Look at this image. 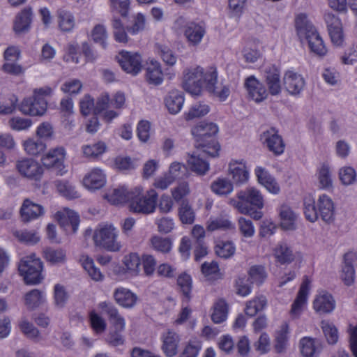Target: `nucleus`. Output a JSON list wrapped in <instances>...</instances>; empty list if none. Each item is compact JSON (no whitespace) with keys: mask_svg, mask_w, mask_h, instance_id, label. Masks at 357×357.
<instances>
[{"mask_svg":"<svg viewBox=\"0 0 357 357\" xmlns=\"http://www.w3.org/2000/svg\"><path fill=\"white\" fill-rule=\"evenodd\" d=\"M91 38L95 43L99 44L103 49L107 46V33L102 24H96L91 31Z\"/></svg>","mask_w":357,"mask_h":357,"instance_id":"obj_49","label":"nucleus"},{"mask_svg":"<svg viewBox=\"0 0 357 357\" xmlns=\"http://www.w3.org/2000/svg\"><path fill=\"white\" fill-rule=\"evenodd\" d=\"M319 216L326 224H332L335 221V205L332 199L323 194L317 200Z\"/></svg>","mask_w":357,"mask_h":357,"instance_id":"obj_17","label":"nucleus"},{"mask_svg":"<svg viewBox=\"0 0 357 357\" xmlns=\"http://www.w3.org/2000/svg\"><path fill=\"white\" fill-rule=\"evenodd\" d=\"M252 283L248 278L245 276L238 277L236 280L235 286L236 289V294L241 296H246L250 294L252 290Z\"/></svg>","mask_w":357,"mask_h":357,"instance_id":"obj_60","label":"nucleus"},{"mask_svg":"<svg viewBox=\"0 0 357 357\" xmlns=\"http://www.w3.org/2000/svg\"><path fill=\"white\" fill-rule=\"evenodd\" d=\"M244 85L249 97L255 102L259 103L267 98L268 93L266 87L255 76L246 78Z\"/></svg>","mask_w":357,"mask_h":357,"instance_id":"obj_13","label":"nucleus"},{"mask_svg":"<svg viewBox=\"0 0 357 357\" xmlns=\"http://www.w3.org/2000/svg\"><path fill=\"white\" fill-rule=\"evenodd\" d=\"M56 186L59 192L68 199H74L79 195L75 187L66 180L56 181Z\"/></svg>","mask_w":357,"mask_h":357,"instance_id":"obj_46","label":"nucleus"},{"mask_svg":"<svg viewBox=\"0 0 357 357\" xmlns=\"http://www.w3.org/2000/svg\"><path fill=\"white\" fill-rule=\"evenodd\" d=\"M303 211L305 218L311 222H314L319 218V211L317 204L312 198H305L303 202Z\"/></svg>","mask_w":357,"mask_h":357,"instance_id":"obj_47","label":"nucleus"},{"mask_svg":"<svg viewBox=\"0 0 357 357\" xmlns=\"http://www.w3.org/2000/svg\"><path fill=\"white\" fill-rule=\"evenodd\" d=\"M228 172L233 183L236 185L243 184L248 180L249 172L243 160L241 161L232 160L229 163Z\"/></svg>","mask_w":357,"mask_h":357,"instance_id":"obj_22","label":"nucleus"},{"mask_svg":"<svg viewBox=\"0 0 357 357\" xmlns=\"http://www.w3.org/2000/svg\"><path fill=\"white\" fill-rule=\"evenodd\" d=\"M205 89L210 94L217 97L220 101H225L230 94L229 86L220 84L218 86V73L215 70L211 71L206 77Z\"/></svg>","mask_w":357,"mask_h":357,"instance_id":"obj_12","label":"nucleus"},{"mask_svg":"<svg viewBox=\"0 0 357 357\" xmlns=\"http://www.w3.org/2000/svg\"><path fill=\"white\" fill-rule=\"evenodd\" d=\"M59 26L62 31H71L75 24V17L73 14L64 9H59L57 11Z\"/></svg>","mask_w":357,"mask_h":357,"instance_id":"obj_38","label":"nucleus"},{"mask_svg":"<svg viewBox=\"0 0 357 357\" xmlns=\"http://www.w3.org/2000/svg\"><path fill=\"white\" fill-rule=\"evenodd\" d=\"M206 34V25L202 21L189 22L185 26L184 36L190 45H199Z\"/></svg>","mask_w":357,"mask_h":357,"instance_id":"obj_14","label":"nucleus"},{"mask_svg":"<svg viewBox=\"0 0 357 357\" xmlns=\"http://www.w3.org/2000/svg\"><path fill=\"white\" fill-rule=\"evenodd\" d=\"M155 50L166 65L173 66L176 63L177 58L169 47L156 44Z\"/></svg>","mask_w":357,"mask_h":357,"instance_id":"obj_50","label":"nucleus"},{"mask_svg":"<svg viewBox=\"0 0 357 357\" xmlns=\"http://www.w3.org/2000/svg\"><path fill=\"white\" fill-rule=\"evenodd\" d=\"M248 274V278L250 280V283L255 284L257 286L261 285L268 277L266 268L262 265L252 266L249 268Z\"/></svg>","mask_w":357,"mask_h":357,"instance_id":"obj_39","label":"nucleus"},{"mask_svg":"<svg viewBox=\"0 0 357 357\" xmlns=\"http://www.w3.org/2000/svg\"><path fill=\"white\" fill-rule=\"evenodd\" d=\"M280 226L284 230H294L296 228V215L291 207L286 204L282 205L279 208Z\"/></svg>","mask_w":357,"mask_h":357,"instance_id":"obj_30","label":"nucleus"},{"mask_svg":"<svg viewBox=\"0 0 357 357\" xmlns=\"http://www.w3.org/2000/svg\"><path fill=\"white\" fill-rule=\"evenodd\" d=\"M146 70V81L149 84L155 86L160 85L162 83L164 75L168 76L169 79H172L175 75L169 68H167L165 72H163L161 68L160 63L154 59L150 61Z\"/></svg>","mask_w":357,"mask_h":357,"instance_id":"obj_11","label":"nucleus"},{"mask_svg":"<svg viewBox=\"0 0 357 357\" xmlns=\"http://www.w3.org/2000/svg\"><path fill=\"white\" fill-rule=\"evenodd\" d=\"M352 254L350 253H346L344 255V264L340 275L342 280L347 286L351 285L354 282L355 269L352 264Z\"/></svg>","mask_w":357,"mask_h":357,"instance_id":"obj_36","label":"nucleus"},{"mask_svg":"<svg viewBox=\"0 0 357 357\" xmlns=\"http://www.w3.org/2000/svg\"><path fill=\"white\" fill-rule=\"evenodd\" d=\"M177 284L182 294L181 301L183 305L188 304L192 299V280L190 275L183 273L177 278Z\"/></svg>","mask_w":357,"mask_h":357,"instance_id":"obj_29","label":"nucleus"},{"mask_svg":"<svg viewBox=\"0 0 357 357\" xmlns=\"http://www.w3.org/2000/svg\"><path fill=\"white\" fill-rule=\"evenodd\" d=\"M43 262L36 257L35 254L24 257L20 262L18 270L26 284H36L40 283L43 277L42 271Z\"/></svg>","mask_w":357,"mask_h":357,"instance_id":"obj_6","label":"nucleus"},{"mask_svg":"<svg viewBox=\"0 0 357 357\" xmlns=\"http://www.w3.org/2000/svg\"><path fill=\"white\" fill-rule=\"evenodd\" d=\"M238 199H231L229 204L242 214L249 215L254 220L262 218L264 199L260 191L253 187L247 188L237 193Z\"/></svg>","mask_w":357,"mask_h":357,"instance_id":"obj_2","label":"nucleus"},{"mask_svg":"<svg viewBox=\"0 0 357 357\" xmlns=\"http://www.w3.org/2000/svg\"><path fill=\"white\" fill-rule=\"evenodd\" d=\"M210 112V107L204 102H197L193 104L188 112L185 113V119L187 121L195 118H201Z\"/></svg>","mask_w":357,"mask_h":357,"instance_id":"obj_42","label":"nucleus"},{"mask_svg":"<svg viewBox=\"0 0 357 357\" xmlns=\"http://www.w3.org/2000/svg\"><path fill=\"white\" fill-rule=\"evenodd\" d=\"M33 20L31 7H26L15 16L13 31L16 34H24L29 31Z\"/></svg>","mask_w":357,"mask_h":357,"instance_id":"obj_19","label":"nucleus"},{"mask_svg":"<svg viewBox=\"0 0 357 357\" xmlns=\"http://www.w3.org/2000/svg\"><path fill=\"white\" fill-rule=\"evenodd\" d=\"M66 151L63 147H57L50 151L45 156L42 158L43 165L50 169H54L57 174L63 175L64 171V159Z\"/></svg>","mask_w":357,"mask_h":357,"instance_id":"obj_9","label":"nucleus"},{"mask_svg":"<svg viewBox=\"0 0 357 357\" xmlns=\"http://www.w3.org/2000/svg\"><path fill=\"white\" fill-rule=\"evenodd\" d=\"M118 231L112 225H106L96 231L93 235L95 244L109 252H118L121 248L117 241Z\"/></svg>","mask_w":357,"mask_h":357,"instance_id":"obj_7","label":"nucleus"},{"mask_svg":"<svg viewBox=\"0 0 357 357\" xmlns=\"http://www.w3.org/2000/svg\"><path fill=\"white\" fill-rule=\"evenodd\" d=\"M83 268L86 271H87L89 276L96 281H101L102 280L104 276L101 273L99 268H96L94 265V262L93 259L86 257L83 263H82Z\"/></svg>","mask_w":357,"mask_h":357,"instance_id":"obj_57","label":"nucleus"},{"mask_svg":"<svg viewBox=\"0 0 357 357\" xmlns=\"http://www.w3.org/2000/svg\"><path fill=\"white\" fill-rule=\"evenodd\" d=\"M98 307L101 309L109 317L112 326L110 330L123 331L125 329V319L121 317L117 308L111 302H100Z\"/></svg>","mask_w":357,"mask_h":357,"instance_id":"obj_15","label":"nucleus"},{"mask_svg":"<svg viewBox=\"0 0 357 357\" xmlns=\"http://www.w3.org/2000/svg\"><path fill=\"white\" fill-rule=\"evenodd\" d=\"M283 80L286 90L293 96L299 95L305 85L304 78L292 71H287L284 74Z\"/></svg>","mask_w":357,"mask_h":357,"instance_id":"obj_21","label":"nucleus"},{"mask_svg":"<svg viewBox=\"0 0 357 357\" xmlns=\"http://www.w3.org/2000/svg\"><path fill=\"white\" fill-rule=\"evenodd\" d=\"M267 303L264 296L257 297L247 303L245 312L250 317H254L258 312L264 310Z\"/></svg>","mask_w":357,"mask_h":357,"instance_id":"obj_48","label":"nucleus"},{"mask_svg":"<svg viewBox=\"0 0 357 357\" xmlns=\"http://www.w3.org/2000/svg\"><path fill=\"white\" fill-rule=\"evenodd\" d=\"M132 192L133 190H128L125 187H121L114 189L111 194H108L106 196L108 198V200L114 205H118L126 202H128L130 204L131 197L132 196L131 193Z\"/></svg>","mask_w":357,"mask_h":357,"instance_id":"obj_37","label":"nucleus"},{"mask_svg":"<svg viewBox=\"0 0 357 357\" xmlns=\"http://www.w3.org/2000/svg\"><path fill=\"white\" fill-rule=\"evenodd\" d=\"M151 243L155 250L161 252H168L172 248V241L168 238L155 236L151 238Z\"/></svg>","mask_w":357,"mask_h":357,"instance_id":"obj_58","label":"nucleus"},{"mask_svg":"<svg viewBox=\"0 0 357 357\" xmlns=\"http://www.w3.org/2000/svg\"><path fill=\"white\" fill-rule=\"evenodd\" d=\"M356 173L351 167H344L339 170V178L344 185H349L356 181Z\"/></svg>","mask_w":357,"mask_h":357,"instance_id":"obj_59","label":"nucleus"},{"mask_svg":"<svg viewBox=\"0 0 357 357\" xmlns=\"http://www.w3.org/2000/svg\"><path fill=\"white\" fill-rule=\"evenodd\" d=\"M335 307V301L332 295L328 292L323 291L317 296L314 302L313 307L316 312L319 314L331 313Z\"/></svg>","mask_w":357,"mask_h":357,"instance_id":"obj_24","label":"nucleus"},{"mask_svg":"<svg viewBox=\"0 0 357 357\" xmlns=\"http://www.w3.org/2000/svg\"><path fill=\"white\" fill-rule=\"evenodd\" d=\"M116 60L123 71L132 75H137L142 69V56L137 52L122 50L116 56Z\"/></svg>","mask_w":357,"mask_h":357,"instance_id":"obj_8","label":"nucleus"},{"mask_svg":"<svg viewBox=\"0 0 357 357\" xmlns=\"http://www.w3.org/2000/svg\"><path fill=\"white\" fill-rule=\"evenodd\" d=\"M47 102L45 99L33 96L24 98L19 105V110L25 115L42 116L47 110Z\"/></svg>","mask_w":357,"mask_h":357,"instance_id":"obj_10","label":"nucleus"},{"mask_svg":"<svg viewBox=\"0 0 357 357\" xmlns=\"http://www.w3.org/2000/svg\"><path fill=\"white\" fill-rule=\"evenodd\" d=\"M317 178L320 188L329 190L333 188L332 171L328 164L324 163L318 169Z\"/></svg>","mask_w":357,"mask_h":357,"instance_id":"obj_35","label":"nucleus"},{"mask_svg":"<svg viewBox=\"0 0 357 357\" xmlns=\"http://www.w3.org/2000/svg\"><path fill=\"white\" fill-rule=\"evenodd\" d=\"M54 294L55 305L59 307H63L68 299V294L65 287L60 284H56L54 288Z\"/></svg>","mask_w":357,"mask_h":357,"instance_id":"obj_61","label":"nucleus"},{"mask_svg":"<svg viewBox=\"0 0 357 357\" xmlns=\"http://www.w3.org/2000/svg\"><path fill=\"white\" fill-rule=\"evenodd\" d=\"M228 305L226 301L218 299L213 305V312L211 314V319L215 324H220L225 321L227 317Z\"/></svg>","mask_w":357,"mask_h":357,"instance_id":"obj_40","label":"nucleus"},{"mask_svg":"<svg viewBox=\"0 0 357 357\" xmlns=\"http://www.w3.org/2000/svg\"><path fill=\"white\" fill-rule=\"evenodd\" d=\"M131 195L132 196L129 204L130 211L144 214H149L154 211L158 199V194L155 190L151 189L144 195L142 194V188L136 187Z\"/></svg>","mask_w":357,"mask_h":357,"instance_id":"obj_5","label":"nucleus"},{"mask_svg":"<svg viewBox=\"0 0 357 357\" xmlns=\"http://www.w3.org/2000/svg\"><path fill=\"white\" fill-rule=\"evenodd\" d=\"M274 256L276 261L281 265L289 264L295 259L291 248L285 242H280L274 249Z\"/></svg>","mask_w":357,"mask_h":357,"instance_id":"obj_31","label":"nucleus"},{"mask_svg":"<svg viewBox=\"0 0 357 357\" xmlns=\"http://www.w3.org/2000/svg\"><path fill=\"white\" fill-rule=\"evenodd\" d=\"M297 34L300 39L307 41L310 50L319 56H324L327 53L324 44L314 26L308 20L305 14H299L295 21Z\"/></svg>","mask_w":357,"mask_h":357,"instance_id":"obj_3","label":"nucleus"},{"mask_svg":"<svg viewBox=\"0 0 357 357\" xmlns=\"http://www.w3.org/2000/svg\"><path fill=\"white\" fill-rule=\"evenodd\" d=\"M191 132L195 137V146L197 149L211 158L219 155L220 145L216 138L218 132L216 123L201 121L192 128Z\"/></svg>","mask_w":357,"mask_h":357,"instance_id":"obj_1","label":"nucleus"},{"mask_svg":"<svg viewBox=\"0 0 357 357\" xmlns=\"http://www.w3.org/2000/svg\"><path fill=\"white\" fill-rule=\"evenodd\" d=\"M211 72H204L199 66L185 68L183 72V89L193 96H201L203 85L206 84V77Z\"/></svg>","mask_w":357,"mask_h":357,"instance_id":"obj_4","label":"nucleus"},{"mask_svg":"<svg viewBox=\"0 0 357 357\" xmlns=\"http://www.w3.org/2000/svg\"><path fill=\"white\" fill-rule=\"evenodd\" d=\"M184 93L178 90L171 91L165 99V106L172 114H178L184 103Z\"/></svg>","mask_w":357,"mask_h":357,"instance_id":"obj_27","label":"nucleus"},{"mask_svg":"<svg viewBox=\"0 0 357 357\" xmlns=\"http://www.w3.org/2000/svg\"><path fill=\"white\" fill-rule=\"evenodd\" d=\"M83 153L86 157H97L102 155L106 149V145L102 142L86 145L82 147Z\"/></svg>","mask_w":357,"mask_h":357,"instance_id":"obj_56","label":"nucleus"},{"mask_svg":"<svg viewBox=\"0 0 357 357\" xmlns=\"http://www.w3.org/2000/svg\"><path fill=\"white\" fill-rule=\"evenodd\" d=\"M255 174L259 183L264 186L268 192L273 194L279 193V185L275 178L265 168L257 167L255 169Z\"/></svg>","mask_w":357,"mask_h":357,"instance_id":"obj_25","label":"nucleus"},{"mask_svg":"<svg viewBox=\"0 0 357 357\" xmlns=\"http://www.w3.org/2000/svg\"><path fill=\"white\" fill-rule=\"evenodd\" d=\"M20 213L22 222H29L43 215L44 208L41 205L26 199L22 203Z\"/></svg>","mask_w":357,"mask_h":357,"instance_id":"obj_23","label":"nucleus"},{"mask_svg":"<svg viewBox=\"0 0 357 357\" xmlns=\"http://www.w3.org/2000/svg\"><path fill=\"white\" fill-rule=\"evenodd\" d=\"M45 257L48 261L52 264H57L64 261L66 253L61 249L55 250L52 248H47L45 251Z\"/></svg>","mask_w":357,"mask_h":357,"instance_id":"obj_63","label":"nucleus"},{"mask_svg":"<svg viewBox=\"0 0 357 357\" xmlns=\"http://www.w3.org/2000/svg\"><path fill=\"white\" fill-rule=\"evenodd\" d=\"M201 270L208 281L214 282L222 278L218 264L215 261L204 262L201 266Z\"/></svg>","mask_w":357,"mask_h":357,"instance_id":"obj_41","label":"nucleus"},{"mask_svg":"<svg viewBox=\"0 0 357 357\" xmlns=\"http://www.w3.org/2000/svg\"><path fill=\"white\" fill-rule=\"evenodd\" d=\"M111 12L119 14L122 17H126L130 10V0H109Z\"/></svg>","mask_w":357,"mask_h":357,"instance_id":"obj_51","label":"nucleus"},{"mask_svg":"<svg viewBox=\"0 0 357 357\" xmlns=\"http://www.w3.org/2000/svg\"><path fill=\"white\" fill-rule=\"evenodd\" d=\"M25 151L29 155H37L43 153L46 149V144L41 139H29L24 142Z\"/></svg>","mask_w":357,"mask_h":357,"instance_id":"obj_45","label":"nucleus"},{"mask_svg":"<svg viewBox=\"0 0 357 357\" xmlns=\"http://www.w3.org/2000/svg\"><path fill=\"white\" fill-rule=\"evenodd\" d=\"M264 76L268 87V93L272 96L279 95L282 89L279 69L275 66H268L264 70Z\"/></svg>","mask_w":357,"mask_h":357,"instance_id":"obj_18","label":"nucleus"},{"mask_svg":"<svg viewBox=\"0 0 357 357\" xmlns=\"http://www.w3.org/2000/svg\"><path fill=\"white\" fill-rule=\"evenodd\" d=\"M301 352L303 357H314L317 352L315 340L305 337L300 340Z\"/></svg>","mask_w":357,"mask_h":357,"instance_id":"obj_55","label":"nucleus"},{"mask_svg":"<svg viewBox=\"0 0 357 357\" xmlns=\"http://www.w3.org/2000/svg\"><path fill=\"white\" fill-rule=\"evenodd\" d=\"M322 330L329 344H333L337 342L338 334L335 326L328 322L322 321Z\"/></svg>","mask_w":357,"mask_h":357,"instance_id":"obj_62","label":"nucleus"},{"mask_svg":"<svg viewBox=\"0 0 357 357\" xmlns=\"http://www.w3.org/2000/svg\"><path fill=\"white\" fill-rule=\"evenodd\" d=\"M178 342V335L174 332L168 331L163 336L162 349L167 357H172L176 354Z\"/></svg>","mask_w":357,"mask_h":357,"instance_id":"obj_33","label":"nucleus"},{"mask_svg":"<svg viewBox=\"0 0 357 357\" xmlns=\"http://www.w3.org/2000/svg\"><path fill=\"white\" fill-rule=\"evenodd\" d=\"M309 283L310 282L308 281L307 278H306L302 282L297 296L291 305L290 313L291 316L294 317H298L301 314L302 307L306 303L308 294Z\"/></svg>","mask_w":357,"mask_h":357,"instance_id":"obj_28","label":"nucleus"},{"mask_svg":"<svg viewBox=\"0 0 357 357\" xmlns=\"http://www.w3.org/2000/svg\"><path fill=\"white\" fill-rule=\"evenodd\" d=\"M287 333L288 325L284 324L281 326L280 330L277 333L275 337V349L278 354L283 353L286 349L288 340Z\"/></svg>","mask_w":357,"mask_h":357,"instance_id":"obj_52","label":"nucleus"},{"mask_svg":"<svg viewBox=\"0 0 357 357\" xmlns=\"http://www.w3.org/2000/svg\"><path fill=\"white\" fill-rule=\"evenodd\" d=\"M211 189L214 193L218 195H227L232 192L233 184L227 178H219L212 182Z\"/></svg>","mask_w":357,"mask_h":357,"instance_id":"obj_44","label":"nucleus"},{"mask_svg":"<svg viewBox=\"0 0 357 357\" xmlns=\"http://www.w3.org/2000/svg\"><path fill=\"white\" fill-rule=\"evenodd\" d=\"M105 175L100 169H93L84 178V185L91 190L100 189L105 185Z\"/></svg>","mask_w":357,"mask_h":357,"instance_id":"obj_32","label":"nucleus"},{"mask_svg":"<svg viewBox=\"0 0 357 357\" xmlns=\"http://www.w3.org/2000/svg\"><path fill=\"white\" fill-rule=\"evenodd\" d=\"M10 127L17 131L29 129L32 125V121L29 119L22 117H13L8 121Z\"/></svg>","mask_w":357,"mask_h":357,"instance_id":"obj_64","label":"nucleus"},{"mask_svg":"<svg viewBox=\"0 0 357 357\" xmlns=\"http://www.w3.org/2000/svg\"><path fill=\"white\" fill-rule=\"evenodd\" d=\"M43 292L38 289H33L25 296V303L28 308L33 310L43 302Z\"/></svg>","mask_w":357,"mask_h":357,"instance_id":"obj_53","label":"nucleus"},{"mask_svg":"<svg viewBox=\"0 0 357 357\" xmlns=\"http://www.w3.org/2000/svg\"><path fill=\"white\" fill-rule=\"evenodd\" d=\"M268 149L276 155L284 153L285 144L278 131L275 128L264 131L262 134Z\"/></svg>","mask_w":357,"mask_h":357,"instance_id":"obj_16","label":"nucleus"},{"mask_svg":"<svg viewBox=\"0 0 357 357\" xmlns=\"http://www.w3.org/2000/svg\"><path fill=\"white\" fill-rule=\"evenodd\" d=\"M178 216L183 224L191 225L194 222L195 214L188 199L183 200L180 203Z\"/></svg>","mask_w":357,"mask_h":357,"instance_id":"obj_43","label":"nucleus"},{"mask_svg":"<svg viewBox=\"0 0 357 357\" xmlns=\"http://www.w3.org/2000/svg\"><path fill=\"white\" fill-rule=\"evenodd\" d=\"M16 167L19 172L27 178L38 180L43 174L41 166L31 158L18 161Z\"/></svg>","mask_w":357,"mask_h":357,"instance_id":"obj_20","label":"nucleus"},{"mask_svg":"<svg viewBox=\"0 0 357 357\" xmlns=\"http://www.w3.org/2000/svg\"><path fill=\"white\" fill-rule=\"evenodd\" d=\"M206 154L196 155L192 154L188 159V164L191 170L199 175H204L209 169V163L204 159Z\"/></svg>","mask_w":357,"mask_h":357,"instance_id":"obj_34","label":"nucleus"},{"mask_svg":"<svg viewBox=\"0 0 357 357\" xmlns=\"http://www.w3.org/2000/svg\"><path fill=\"white\" fill-rule=\"evenodd\" d=\"M215 252L221 258L227 259L234 255L236 248L231 241H221L215 245Z\"/></svg>","mask_w":357,"mask_h":357,"instance_id":"obj_54","label":"nucleus"},{"mask_svg":"<svg viewBox=\"0 0 357 357\" xmlns=\"http://www.w3.org/2000/svg\"><path fill=\"white\" fill-rule=\"evenodd\" d=\"M114 298L116 303L125 308L132 307L137 300L135 294L123 287H119L114 290Z\"/></svg>","mask_w":357,"mask_h":357,"instance_id":"obj_26","label":"nucleus"}]
</instances>
